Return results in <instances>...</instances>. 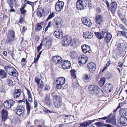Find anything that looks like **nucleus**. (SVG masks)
<instances>
[{"label": "nucleus", "mask_w": 127, "mask_h": 127, "mask_svg": "<svg viewBox=\"0 0 127 127\" xmlns=\"http://www.w3.org/2000/svg\"><path fill=\"white\" fill-rule=\"evenodd\" d=\"M96 66V64L93 62L89 63L87 65V67L89 71L91 73L94 72L95 71Z\"/></svg>", "instance_id": "nucleus-7"}, {"label": "nucleus", "mask_w": 127, "mask_h": 127, "mask_svg": "<svg viewBox=\"0 0 127 127\" xmlns=\"http://www.w3.org/2000/svg\"><path fill=\"white\" fill-rule=\"evenodd\" d=\"M111 115L110 114V115L108 116L107 117H104L102 118H98V119L99 120L100 119H103V120H106L107 119H109L110 118V116H111Z\"/></svg>", "instance_id": "nucleus-52"}, {"label": "nucleus", "mask_w": 127, "mask_h": 127, "mask_svg": "<svg viewBox=\"0 0 127 127\" xmlns=\"http://www.w3.org/2000/svg\"><path fill=\"white\" fill-rule=\"evenodd\" d=\"M70 56L72 58L75 59L78 56V54L76 51H73L71 52Z\"/></svg>", "instance_id": "nucleus-37"}, {"label": "nucleus", "mask_w": 127, "mask_h": 127, "mask_svg": "<svg viewBox=\"0 0 127 127\" xmlns=\"http://www.w3.org/2000/svg\"><path fill=\"white\" fill-rule=\"evenodd\" d=\"M88 123L87 121H86L80 124V126L84 127H86L88 126H89Z\"/></svg>", "instance_id": "nucleus-46"}, {"label": "nucleus", "mask_w": 127, "mask_h": 127, "mask_svg": "<svg viewBox=\"0 0 127 127\" xmlns=\"http://www.w3.org/2000/svg\"><path fill=\"white\" fill-rule=\"evenodd\" d=\"M8 38L9 42L14 41L15 39V33L14 31L12 30H10L8 31Z\"/></svg>", "instance_id": "nucleus-5"}, {"label": "nucleus", "mask_w": 127, "mask_h": 127, "mask_svg": "<svg viewBox=\"0 0 127 127\" xmlns=\"http://www.w3.org/2000/svg\"><path fill=\"white\" fill-rule=\"evenodd\" d=\"M110 9H109L113 14L115 12L117 8V4L116 2H112L110 4Z\"/></svg>", "instance_id": "nucleus-18"}, {"label": "nucleus", "mask_w": 127, "mask_h": 127, "mask_svg": "<svg viewBox=\"0 0 127 127\" xmlns=\"http://www.w3.org/2000/svg\"><path fill=\"white\" fill-rule=\"evenodd\" d=\"M59 1V0H58ZM64 7V2L63 1H59L57 2L55 5V8L56 11L59 12L63 9Z\"/></svg>", "instance_id": "nucleus-6"}, {"label": "nucleus", "mask_w": 127, "mask_h": 127, "mask_svg": "<svg viewBox=\"0 0 127 127\" xmlns=\"http://www.w3.org/2000/svg\"><path fill=\"white\" fill-rule=\"evenodd\" d=\"M118 122L120 123L121 125L126 126L127 124V119L125 117H121L118 120Z\"/></svg>", "instance_id": "nucleus-24"}, {"label": "nucleus", "mask_w": 127, "mask_h": 127, "mask_svg": "<svg viewBox=\"0 0 127 127\" xmlns=\"http://www.w3.org/2000/svg\"><path fill=\"white\" fill-rule=\"evenodd\" d=\"M105 89L108 90L109 92H110L113 89V87L112 84L110 83H107L104 85Z\"/></svg>", "instance_id": "nucleus-33"}, {"label": "nucleus", "mask_w": 127, "mask_h": 127, "mask_svg": "<svg viewBox=\"0 0 127 127\" xmlns=\"http://www.w3.org/2000/svg\"><path fill=\"white\" fill-rule=\"evenodd\" d=\"M10 8L11 9L9 10V11L10 12H15V10L13 8Z\"/></svg>", "instance_id": "nucleus-63"}, {"label": "nucleus", "mask_w": 127, "mask_h": 127, "mask_svg": "<svg viewBox=\"0 0 127 127\" xmlns=\"http://www.w3.org/2000/svg\"><path fill=\"white\" fill-rule=\"evenodd\" d=\"M21 93V91L20 89H16L14 91V92L13 94L14 98H18L20 96Z\"/></svg>", "instance_id": "nucleus-32"}, {"label": "nucleus", "mask_w": 127, "mask_h": 127, "mask_svg": "<svg viewBox=\"0 0 127 127\" xmlns=\"http://www.w3.org/2000/svg\"><path fill=\"white\" fill-rule=\"evenodd\" d=\"M120 32L121 34L123 36L127 38V33L126 32L124 31H121Z\"/></svg>", "instance_id": "nucleus-50"}, {"label": "nucleus", "mask_w": 127, "mask_h": 127, "mask_svg": "<svg viewBox=\"0 0 127 127\" xmlns=\"http://www.w3.org/2000/svg\"><path fill=\"white\" fill-rule=\"evenodd\" d=\"M7 2L9 7L13 8L14 6V2L13 0H7Z\"/></svg>", "instance_id": "nucleus-44"}, {"label": "nucleus", "mask_w": 127, "mask_h": 127, "mask_svg": "<svg viewBox=\"0 0 127 127\" xmlns=\"http://www.w3.org/2000/svg\"><path fill=\"white\" fill-rule=\"evenodd\" d=\"M46 43L45 44V46L48 49H49L52 45V43L50 40H47L46 41Z\"/></svg>", "instance_id": "nucleus-43"}, {"label": "nucleus", "mask_w": 127, "mask_h": 127, "mask_svg": "<svg viewBox=\"0 0 127 127\" xmlns=\"http://www.w3.org/2000/svg\"><path fill=\"white\" fill-rule=\"evenodd\" d=\"M126 48L125 44L122 43H119L117 45L118 50L120 51H125Z\"/></svg>", "instance_id": "nucleus-30"}, {"label": "nucleus", "mask_w": 127, "mask_h": 127, "mask_svg": "<svg viewBox=\"0 0 127 127\" xmlns=\"http://www.w3.org/2000/svg\"><path fill=\"white\" fill-rule=\"evenodd\" d=\"M71 75L75 79L76 78V71H75L74 70H71Z\"/></svg>", "instance_id": "nucleus-47"}, {"label": "nucleus", "mask_w": 127, "mask_h": 127, "mask_svg": "<svg viewBox=\"0 0 127 127\" xmlns=\"http://www.w3.org/2000/svg\"><path fill=\"white\" fill-rule=\"evenodd\" d=\"M42 25V23H38L36 26L35 29L38 31H40L43 27Z\"/></svg>", "instance_id": "nucleus-40"}, {"label": "nucleus", "mask_w": 127, "mask_h": 127, "mask_svg": "<svg viewBox=\"0 0 127 127\" xmlns=\"http://www.w3.org/2000/svg\"><path fill=\"white\" fill-rule=\"evenodd\" d=\"M105 76L107 79H109L111 77L112 75L110 73H108L106 74Z\"/></svg>", "instance_id": "nucleus-53"}, {"label": "nucleus", "mask_w": 127, "mask_h": 127, "mask_svg": "<svg viewBox=\"0 0 127 127\" xmlns=\"http://www.w3.org/2000/svg\"><path fill=\"white\" fill-rule=\"evenodd\" d=\"M4 69L6 72L10 75L15 77L17 75L16 70L13 67L7 66L4 67Z\"/></svg>", "instance_id": "nucleus-3"}, {"label": "nucleus", "mask_w": 127, "mask_h": 127, "mask_svg": "<svg viewBox=\"0 0 127 127\" xmlns=\"http://www.w3.org/2000/svg\"><path fill=\"white\" fill-rule=\"evenodd\" d=\"M45 90L48 91L50 89V87L49 85H45Z\"/></svg>", "instance_id": "nucleus-54"}, {"label": "nucleus", "mask_w": 127, "mask_h": 127, "mask_svg": "<svg viewBox=\"0 0 127 127\" xmlns=\"http://www.w3.org/2000/svg\"><path fill=\"white\" fill-rule=\"evenodd\" d=\"M52 60L54 63L56 64H58L61 62L62 59L60 56H55L53 57Z\"/></svg>", "instance_id": "nucleus-20"}, {"label": "nucleus", "mask_w": 127, "mask_h": 127, "mask_svg": "<svg viewBox=\"0 0 127 127\" xmlns=\"http://www.w3.org/2000/svg\"><path fill=\"white\" fill-rule=\"evenodd\" d=\"M24 3L25 4H29L31 6H34V5H35L36 3L35 2H32L26 0L24 1Z\"/></svg>", "instance_id": "nucleus-42"}, {"label": "nucleus", "mask_w": 127, "mask_h": 127, "mask_svg": "<svg viewBox=\"0 0 127 127\" xmlns=\"http://www.w3.org/2000/svg\"><path fill=\"white\" fill-rule=\"evenodd\" d=\"M56 92H52V96L53 98V100L55 98H56L57 97V96H57L56 95Z\"/></svg>", "instance_id": "nucleus-48"}, {"label": "nucleus", "mask_w": 127, "mask_h": 127, "mask_svg": "<svg viewBox=\"0 0 127 127\" xmlns=\"http://www.w3.org/2000/svg\"><path fill=\"white\" fill-rule=\"evenodd\" d=\"M63 125L62 124H60L59 125H57L55 127H63Z\"/></svg>", "instance_id": "nucleus-64"}, {"label": "nucleus", "mask_w": 127, "mask_h": 127, "mask_svg": "<svg viewBox=\"0 0 127 127\" xmlns=\"http://www.w3.org/2000/svg\"><path fill=\"white\" fill-rule=\"evenodd\" d=\"M45 11L44 8L38 7L37 9V15L38 17L41 18L45 16Z\"/></svg>", "instance_id": "nucleus-12"}, {"label": "nucleus", "mask_w": 127, "mask_h": 127, "mask_svg": "<svg viewBox=\"0 0 127 127\" xmlns=\"http://www.w3.org/2000/svg\"><path fill=\"white\" fill-rule=\"evenodd\" d=\"M105 32L102 31L101 32H95L96 37L100 39H102L104 37L105 33Z\"/></svg>", "instance_id": "nucleus-29"}, {"label": "nucleus", "mask_w": 127, "mask_h": 127, "mask_svg": "<svg viewBox=\"0 0 127 127\" xmlns=\"http://www.w3.org/2000/svg\"><path fill=\"white\" fill-rule=\"evenodd\" d=\"M54 104L55 106L58 108L62 105V99L60 96H57L54 99Z\"/></svg>", "instance_id": "nucleus-10"}, {"label": "nucleus", "mask_w": 127, "mask_h": 127, "mask_svg": "<svg viewBox=\"0 0 127 127\" xmlns=\"http://www.w3.org/2000/svg\"><path fill=\"white\" fill-rule=\"evenodd\" d=\"M7 74L4 70L0 69V77L2 79L6 77Z\"/></svg>", "instance_id": "nucleus-35"}, {"label": "nucleus", "mask_w": 127, "mask_h": 127, "mask_svg": "<svg viewBox=\"0 0 127 127\" xmlns=\"http://www.w3.org/2000/svg\"><path fill=\"white\" fill-rule=\"evenodd\" d=\"M87 7V5L85 1L78 0L76 3V7L78 10H81Z\"/></svg>", "instance_id": "nucleus-2"}, {"label": "nucleus", "mask_w": 127, "mask_h": 127, "mask_svg": "<svg viewBox=\"0 0 127 127\" xmlns=\"http://www.w3.org/2000/svg\"><path fill=\"white\" fill-rule=\"evenodd\" d=\"M88 59V58L87 57L85 56H82L78 58V61L79 64L83 65L86 63Z\"/></svg>", "instance_id": "nucleus-11"}, {"label": "nucleus", "mask_w": 127, "mask_h": 127, "mask_svg": "<svg viewBox=\"0 0 127 127\" xmlns=\"http://www.w3.org/2000/svg\"><path fill=\"white\" fill-rule=\"evenodd\" d=\"M95 20L97 24L101 25L103 22V17L100 15H97L96 16Z\"/></svg>", "instance_id": "nucleus-16"}, {"label": "nucleus", "mask_w": 127, "mask_h": 127, "mask_svg": "<svg viewBox=\"0 0 127 127\" xmlns=\"http://www.w3.org/2000/svg\"><path fill=\"white\" fill-rule=\"evenodd\" d=\"M61 31L63 32L62 31H60V30L55 31L54 33V35L57 38L60 39H62L63 38L64 34Z\"/></svg>", "instance_id": "nucleus-15"}, {"label": "nucleus", "mask_w": 127, "mask_h": 127, "mask_svg": "<svg viewBox=\"0 0 127 127\" xmlns=\"http://www.w3.org/2000/svg\"><path fill=\"white\" fill-rule=\"evenodd\" d=\"M116 116L114 115L110 119V123L114 125H116Z\"/></svg>", "instance_id": "nucleus-38"}, {"label": "nucleus", "mask_w": 127, "mask_h": 127, "mask_svg": "<svg viewBox=\"0 0 127 127\" xmlns=\"http://www.w3.org/2000/svg\"><path fill=\"white\" fill-rule=\"evenodd\" d=\"M7 111L5 109H3L1 111L2 117L3 121H5L7 117Z\"/></svg>", "instance_id": "nucleus-28"}, {"label": "nucleus", "mask_w": 127, "mask_h": 127, "mask_svg": "<svg viewBox=\"0 0 127 127\" xmlns=\"http://www.w3.org/2000/svg\"><path fill=\"white\" fill-rule=\"evenodd\" d=\"M106 81V79L104 78H101L99 82V84L101 86H102L104 84Z\"/></svg>", "instance_id": "nucleus-39"}, {"label": "nucleus", "mask_w": 127, "mask_h": 127, "mask_svg": "<svg viewBox=\"0 0 127 127\" xmlns=\"http://www.w3.org/2000/svg\"><path fill=\"white\" fill-rule=\"evenodd\" d=\"M81 48L82 51L85 53H86L88 52L90 53V52H91L90 46L86 45H82L81 46Z\"/></svg>", "instance_id": "nucleus-19"}, {"label": "nucleus", "mask_w": 127, "mask_h": 127, "mask_svg": "<svg viewBox=\"0 0 127 127\" xmlns=\"http://www.w3.org/2000/svg\"><path fill=\"white\" fill-rule=\"evenodd\" d=\"M20 11L22 14H23L26 13V10L24 9H20Z\"/></svg>", "instance_id": "nucleus-58"}, {"label": "nucleus", "mask_w": 127, "mask_h": 127, "mask_svg": "<svg viewBox=\"0 0 127 127\" xmlns=\"http://www.w3.org/2000/svg\"><path fill=\"white\" fill-rule=\"evenodd\" d=\"M92 78L91 75L90 74L85 73L83 75V79L85 82H89L91 80Z\"/></svg>", "instance_id": "nucleus-23"}, {"label": "nucleus", "mask_w": 127, "mask_h": 127, "mask_svg": "<svg viewBox=\"0 0 127 127\" xmlns=\"http://www.w3.org/2000/svg\"><path fill=\"white\" fill-rule=\"evenodd\" d=\"M96 120L95 119L93 120H88L87 121V122L88 123V124L89 125L90 124H91L92 123L95 122Z\"/></svg>", "instance_id": "nucleus-56"}, {"label": "nucleus", "mask_w": 127, "mask_h": 127, "mask_svg": "<svg viewBox=\"0 0 127 127\" xmlns=\"http://www.w3.org/2000/svg\"><path fill=\"white\" fill-rule=\"evenodd\" d=\"M26 101V106L27 110V115H29V114L31 107L30 106L29 103L28 102L26 99L25 100Z\"/></svg>", "instance_id": "nucleus-34"}, {"label": "nucleus", "mask_w": 127, "mask_h": 127, "mask_svg": "<svg viewBox=\"0 0 127 127\" xmlns=\"http://www.w3.org/2000/svg\"><path fill=\"white\" fill-rule=\"evenodd\" d=\"M112 37V35L106 32H105L104 38L105 41L107 42L108 43L109 42Z\"/></svg>", "instance_id": "nucleus-25"}, {"label": "nucleus", "mask_w": 127, "mask_h": 127, "mask_svg": "<svg viewBox=\"0 0 127 127\" xmlns=\"http://www.w3.org/2000/svg\"><path fill=\"white\" fill-rule=\"evenodd\" d=\"M8 84L9 86H13V82L12 80L10 79H8L7 80Z\"/></svg>", "instance_id": "nucleus-49"}, {"label": "nucleus", "mask_w": 127, "mask_h": 127, "mask_svg": "<svg viewBox=\"0 0 127 127\" xmlns=\"http://www.w3.org/2000/svg\"><path fill=\"white\" fill-rule=\"evenodd\" d=\"M95 124L98 127H101L103 126H106L107 127H114L110 125L105 124L104 123L101 122L95 123Z\"/></svg>", "instance_id": "nucleus-27"}, {"label": "nucleus", "mask_w": 127, "mask_h": 127, "mask_svg": "<svg viewBox=\"0 0 127 127\" xmlns=\"http://www.w3.org/2000/svg\"><path fill=\"white\" fill-rule=\"evenodd\" d=\"M83 36L85 37V38H87L88 39H90L93 36V34L92 32L89 30L87 31L86 32H84Z\"/></svg>", "instance_id": "nucleus-21"}, {"label": "nucleus", "mask_w": 127, "mask_h": 127, "mask_svg": "<svg viewBox=\"0 0 127 127\" xmlns=\"http://www.w3.org/2000/svg\"><path fill=\"white\" fill-rule=\"evenodd\" d=\"M28 97L31 96V95L29 90L27 88H26Z\"/></svg>", "instance_id": "nucleus-57"}, {"label": "nucleus", "mask_w": 127, "mask_h": 127, "mask_svg": "<svg viewBox=\"0 0 127 127\" xmlns=\"http://www.w3.org/2000/svg\"><path fill=\"white\" fill-rule=\"evenodd\" d=\"M119 16L121 21L124 24L126 23L127 22L126 21V19H124L123 15L121 14H120Z\"/></svg>", "instance_id": "nucleus-45"}, {"label": "nucleus", "mask_w": 127, "mask_h": 127, "mask_svg": "<svg viewBox=\"0 0 127 127\" xmlns=\"http://www.w3.org/2000/svg\"><path fill=\"white\" fill-rule=\"evenodd\" d=\"M54 25L56 29L61 28L64 25V22L62 19L60 17H56L54 19Z\"/></svg>", "instance_id": "nucleus-1"}, {"label": "nucleus", "mask_w": 127, "mask_h": 127, "mask_svg": "<svg viewBox=\"0 0 127 127\" xmlns=\"http://www.w3.org/2000/svg\"><path fill=\"white\" fill-rule=\"evenodd\" d=\"M119 27L123 30L124 31H126V29L125 28L124 26L122 24H120L119 25Z\"/></svg>", "instance_id": "nucleus-55"}, {"label": "nucleus", "mask_w": 127, "mask_h": 127, "mask_svg": "<svg viewBox=\"0 0 127 127\" xmlns=\"http://www.w3.org/2000/svg\"><path fill=\"white\" fill-rule=\"evenodd\" d=\"M55 13L54 12L50 13V14L49 15L48 17L46 19V21H47L55 17Z\"/></svg>", "instance_id": "nucleus-41"}, {"label": "nucleus", "mask_w": 127, "mask_h": 127, "mask_svg": "<svg viewBox=\"0 0 127 127\" xmlns=\"http://www.w3.org/2000/svg\"><path fill=\"white\" fill-rule=\"evenodd\" d=\"M15 103V102L12 100L11 99L5 101L3 103V105L6 108L9 109L11 108Z\"/></svg>", "instance_id": "nucleus-9"}, {"label": "nucleus", "mask_w": 127, "mask_h": 127, "mask_svg": "<svg viewBox=\"0 0 127 127\" xmlns=\"http://www.w3.org/2000/svg\"><path fill=\"white\" fill-rule=\"evenodd\" d=\"M120 115L122 117H125L127 115V109H122L119 111Z\"/></svg>", "instance_id": "nucleus-31"}, {"label": "nucleus", "mask_w": 127, "mask_h": 127, "mask_svg": "<svg viewBox=\"0 0 127 127\" xmlns=\"http://www.w3.org/2000/svg\"><path fill=\"white\" fill-rule=\"evenodd\" d=\"M72 38L68 35L64 36V46L69 45L72 42Z\"/></svg>", "instance_id": "nucleus-13"}, {"label": "nucleus", "mask_w": 127, "mask_h": 127, "mask_svg": "<svg viewBox=\"0 0 127 127\" xmlns=\"http://www.w3.org/2000/svg\"><path fill=\"white\" fill-rule=\"evenodd\" d=\"M44 111L45 112L47 113H52V111L47 109H45V110H44Z\"/></svg>", "instance_id": "nucleus-59"}, {"label": "nucleus", "mask_w": 127, "mask_h": 127, "mask_svg": "<svg viewBox=\"0 0 127 127\" xmlns=\"http://www.w3.org/2000/svg\"><path fill=\"white\" fill-rule=\"evenodd\" d=\"M43 45V42H42L40 44V45L37 47L38 51V52H40V50L42 49V46Z\"/></svg>", "instance_id": "nucleus-51"}, {"label": "nucleus", "mask_w": 127, "mask_h": 127, "mask_svg": "<svg viewBox=\"0 0 127 127\" xmlns=\"http://www.w3.org/2000/svg\"><path fill=\"white\" fill-rule=\"evenodd\" d=\"M90 92L92 94H97L99 90V88L95 85H91L88 87Z\"/></svg>", "instance_id": "nucleus-4"}, {"label": "nucleus", "mask_w": 127, "mask_h": 127, "mask_svg": "<svg viewBox=\"0 0 127 127\" xmlns=\"http://www.w3.org/2000/svg\"><path fill=\"white\" fill-rule=\"evenodd\" d=\"M50 95L46 94V96L45 98V101L48 105H50L51 104V101L50 99Z\"/></svg>", "instance_id": "nucleus-36"}, {"label": "nucleus", "mask_w": 127, "mask_h": 127, "mask_svg": "<svg viewBox=\"0 0 127 127\" xmlns=\"http://www.w3.org/2000/svg\"><path fill=\"white\" fill-rule=\"evenodd\" d=\"M110 63L111 62L110 61H109L107 62L106 64V65L107 67H108L110 65Z\"/></svg>", "instance_id": "nucleus-62"}, {"label": "nucleus", "mask_w": 127, "mask_h": 127, "mask_svg": "<svg viewBox=\"0 0 127 127\" xmlns=\"http://www.w3.org/2000/svg\"><path fill=\"white\" fill-rule=\"evenodd\" d=\"M62 78H64V77L59 78L56 80V87L58 89H61L62 85L64 84V80L61 79Z\"/></svg>", "instance_id": "nucleus-14"}, {"label": "nucleus", "mask_w": 127, "mask_h": 127, "mask_svg": "<svg viewBox=\"0 0 127 127\" xmlns=\"http://www.w3.org/2000/svg\"><path fill=\"white\" fill-rule=\"evenodd\" d=\"M15 111L17 115L21 116L24 112V108L22 106H18L16 108Z\"/></svg>", "instance_id": "nucleus-8"}, {"label": "nucleus", "mask_w": 127, "mask_h": 127, "mask_svg": "<svg viewBox=\"0 0 127 127\" xmlns=\"http://www.w3.org/2000/svg\"><path fill=\"white\" fill-rule=\"evenodd\" d=\"M82 21L84 24L87 26L90 27L92 25V23L89 19L86 17L83 18H82Z\"/></svg>", "instance_id": "nucleus-17"}, {"label": "nucleus", "mask_w": 127, "mask_h": 127, "mask_svg": "<svg viewBox=\"0 0 127 127\" xmlns=\"http://www.w3.org/2000/svg\"><path fill=\"white\" fill-rule=\"evenodd\" d=\"M71 65L70 62L69 61L67 60H64V69H70Z\"/></svg>", "instance_id": "nucleus-26"}, {"label": "nucleus", "mask_w": 127, "mask_h": 127, "mask_svg": "<svg viewBox=\"0 0 127 127\" xmlns=\"http://www.w3.org/2000/svg\"><path fill=\"white\" fill-rule=\"evenodd\" d=\"M35 82L37 83L39 88L42 89L43 88L44 85V82L41 79L37 78H36L35 79Z\"/></svg>", "instance_id": "nucleus-22"}, {"label": "nucleus", "mask_w": 127, "mask_h": 127, "mask_svg": "<svg viewBox=\"0 0 127 127\" xmlns=\"http://www.w3.org/2000/svg\"><path fill=\"white\" fill-rule=\"evenodd\" d=\"M106 5H107V8L109 9H110V5L109 4V3L108 1H107L106 2H105Z\"/></svg>", "instance_id": "nucleus-60"}, {"label": "nucleus", "mask_w": 127, "mask_h": 127, "mask_svg": "<svg viewBox=\"0 0 127 127\" xmlns=\"http://www.w3.org/2000/svg\"><path fill=\"white\" fill-rule=\"evenodd\" d=\"M118 66L120 67H122L123 66V63L121 62H119L118 63Z\"/></svg>", "instance_id": "nucleus-61"}]
</instances>
